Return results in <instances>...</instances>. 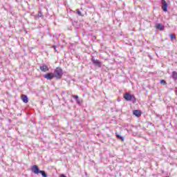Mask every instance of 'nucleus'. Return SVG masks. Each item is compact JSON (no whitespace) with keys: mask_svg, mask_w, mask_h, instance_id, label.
Returning a JSON list of instances; mask_svg holds the SVG:
<instances>
[{"mask_svg":"<svg viewBox=\"0 0 177 177\" xmlns=\"http://www.w3.org/2000/svg\"><path fill=\"white\" fill-rule=\"evenodd\" d=\"M53 74L54 75L55 78L60 80L62 77H63V69L60 67H57Z\"/></svg>","mask_w":177,"mask_h":177,"instance_id":"nucleus-1","label":"nucleus"},{"mask_svg":"<svg viewBox=\"0 0 177 177\" xmlns=\"http://www.w3.org/2000/svg\"><path fill=\"white\" fill-rule=\"evenodd\" d=\"M124 99H125L127 102H132L133 104L136 103V97L129 93H126L124 95Z\"/></svg>","mask_w":177,"mask_h":177,"instance_id":"nucleus-2","label":"nucleus"},{"mask_svg":"<svg viewBox=\"0 0 177 177\" xmlns=\"http://www.w3.org/2000/svg\"><path fill=\"white\" fill-rule=\"evenodd\" d=\"M91 62H92L93 64H94V66H95V67H98L99 68H100V67H102V62L99 59H95L94 57H92Z\"/></svg>","mask_w":177,"mask_h":177,"instance_id":"nucleus-3","label":"nucleus"},{"mask_svg":"<svg viewBox=\"0 0 177 177\" xmlns=\"http://www.w3.org/2000/svg\"><path fill=\"white\" fill-rule=\"evenodd\" d=\"M161 5L163 12H168V3L165 0H161Z\"/></svg>","mask_w":177,"mask_h":177,"instance_id":"nucleus-4","label":"nucleus"},{"mask_svg":"<svg viewBox=\"0 0 177 177\" xmlns=\"http://www.w3.org/2000/svg\"><path fill=\"white\" fill-rule=\"evenodd\" d=\"M44 78L48 80H52L53 78H55V75H53V73H48L45 75H44Z\"/></svg>","mask_w":177,"mask_h":177,"instance_id":"nucleus-5","label":"nucleus"},{"mask_svg":"<svg viewBox=\"0 0 177 177\" xmlns=\"http://www.w3.org/2000/svg\"><path fill=\"white\" fill-rule=\"evenodd\" d=\"M72 97H73V99L76 100L77 104H78L79 106H81V104H82L83 100L82 99H80V97H78V95H73Z\"/></svg>","mask_w":177,"mask_h":177,"instance_id":"nucleus-6","label":"nucleus"},{"mask_svg":"<svg viewBox=\"0 0 177 177\" xmlns=\"http://www.w3.org/2000/svg\"><path fill=\"white\" fill-rule=\"evenodd\" d=\"M31 171L32 172H33V174H35L36 175H38V174L41 172V170H39V167H38V166L35 165L32 167Z\"/></svg>","mask_w":177,"mask_h":177,"instance_id":"nucleus-7","label":"nucleus"},{"mask_svg":"<svg viewBox=\"0 0 177 177\" xmlns=\"http://www.w3.org/2000/svg\"><path fill=\"white\" fill-rule=\"evenodd\" d=\"M156 29L159 30V31H164L165 30V26L162 24H156Z\"/></svg>","mask_w":177,"mask_h":177,"instance_id":"nucleus-8","label":"nucleus"},{"mask_svg":"<svg viewBox=\"0 0 177 177\" xmlns=\"http://www.w3.org/2000/svg\"><path fill=\"white\" fill-rule=\"evenodd\" d=\"M39 68L43 73H47V71H49V68H48V65L46 64H43L42 66H40Z\"/></svg>","mask_w":177,"mask_h":177,"instance_id":"nucleus-9","label":"nucleus"},{"mask_svg":"<svg viewBox=\"0 0 177 177\" xmlns=\"http://www.w3.org/2000/svg\"><path fill=\"white\" fill-rule=\"evenodd\" d=\"M133 115H136V117H140V115H142V111L140 110H134L133 111Z\"/></svg>","mask_w":177,"mask_h":177,"instance_id":"nucleus-10","label":"nucleus"},{"mask_svg":"<svg viewBox=\"0 0 177 177\" xmlns=\"http://www.w3.org/2000/svg\"><path fill=\"white\" fill-rule=\"evenodd\" d=\"M21 99L24 103H27L28 102V97L26 95H21Z\"/></svg>","mask_w":177,"mask_h":177,"instance_id":"nucleus-11","label":"nucleus"},{"mask_svg":"<svg viewBox=\"0 0 177 177\" xmlns=\"http://www.w3.org/2000/svg\"><path fill=\"white\" fill-rule=\"evenodd\" d=\"M171 77L173 78L174 81H177V72L173 71L171 73Z\"/></svg>","mask_w":177,"mask_h":177,"instance_id":"nucleus-12","label":"nucleus"},{"mask_svg":"<svg viewBox=\"0 0 177 177\" xmlns=\"http://www.w3.org/2000/svg\"><path fill=\"white\" fill-rule=\"evenodd\" d=\"M35 19H39V17H42L44 19V15L42 14V12L38 11V15H35Z\"/></svg>","mask_w":177,"mask_h":177,"instance_id":"nucleus-13","label":"nucleus"},{"mask_svg":"<svg viewBox=\"0 0 177 177\" xmlns=\"http://www.w3.org/2000/svg\"><path fill=\"white\" fill-rule=\"evenodd\" d=\"M116 138H118L120 140H122V142H124V140H125V138L124 137L120 136L117 133H116Z\"/></svg>","mask_w":177,"mask_h":177,"instance_id":"nucleus-14","label":"nucleus"},{"mask_svg":"<svg viewBox=\"0 0 177 177\" xmlns=\"http://www.w3.org/2000/svg\"><path fill=\"white\" fill-rule=\"evenodd\" d=\"M39 174H41V176L43 177H48V174H46V172L44 170H40Z\"/></svg>","mask_w":177,"mask_h":177,"instance_id":"nucleus-15","label":"nucleus"},{"mask_svg":"<svg viewBox=\"0 0 177 177\" xmlns=\"http://www.w3.org/2000/svg\"><path fill=\"white\" fill-rule=\"evenodd\" d=\"M169 37L171 38V41H174L176 39V36H175V34H170Z\"/></svg>","mask_w":177,"mask_h":177,"instance_id":"nucleus-16","label":"nucleus"},{"mask_svg":"<svg viewBox=\"0 0 177 177\" xmlns=\"http://www.w3.org/2000/svg\"><path fill=\"white\" fill-rule=\"evenodd\" d=\"M76 12L79 16H84V15H82V12H81V11H80V9H77Z\"/></svg>","mask_w":177,"mask_h":177,"instance_id":"nucleus-17","label":"nucleus"},{"mask_svg":"<svg viewBox=\"0 0 177 177\" xmlns=\"http://www.w3.org/2000/svg\"><path fill=\"white\" fill-rule=\"evenodd\" d=\"M160 84H162V85H167V82H165L164 80H160Z\"/></svg>","mask_w":177,"mask_h":177,"instance_id":"nucleus-18","label":"nucleus"},{"mask_svg":"<svg viewBox=\"0 0 177 177\" xmlns=\"http://www.w3.org/2000/svg\"><path fill=\"white\" fill-rule=\"evenodd\" d=\"M52 48H53L55 52H57V46H55V45H54V46H52Z\"/></svg>","mask_w":177,"mask_h":177,"instance_id":"nucleus-19","label":"nucleus"}]
</instances>
